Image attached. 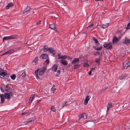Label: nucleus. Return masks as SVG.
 <instances>
[{"label":"nucleus","mask_w":130,"mask_h":130,"mask_svg":"<svg viewBox=\"0 0 130 130\" xmlns=\"http://www.w3.org/2000/svg\"><path fill=\"white\" fill-rule=\"evenodd\" d=\"M41 21H40L39 22L37 23L36 24L37 25H39L41 24Z\"/></svg>","instance_id":"nucleus-44"},{"label":"nucleus","mask_w":130,"mask_h":130,"mask_svg":"<svg viewBox=\"0 0 130 130\" xmlns=\"http://www.w3.org/2000/svg\"><path fill=\"white\" fill-rule=\"evenodd\" d=\"M58 57L60 56V55L59 54H58Z\"/></svg>","instance_id":"nucleus-58"},{"label":"nucleus","mask_w":130,"mask_h":130,"mask_svg":"<svg viewBox=\"0 0 130 130\" xmlns=\"http://www.w3.org/2000/svg\"><path fill=\"white\" fill-rule=\"evenodd\" d=\"M93 47L94 48V49L96 50H100L99 47H96V46H93Z\"/></svg>","instance_id":"nucleus-37"},{"label":"nucleus","mask_w":130,"mask_h":130,"mask_svg":"<svg viewBox=\"0 0 130 130\" xmlns=\"http://www.w3.org/2000/svg\"><path fill=\"white\" fill-rule=\"evenodd\" d=\"M49 62V60L48 59H47L44 62V63L45 64H48Z\"/></svg>","instance_id":"nucleus-34"},{"label":"nucleus","mask_w":130,"mask_h":130,"mask_svg":"<svg viewBox=\"0 0 130 130\" xmlns=\"http://www.w3.org/2000/svg\"><path fill=\"white\" fill-rule=\"evenodd\" d=\"M61 63L64 65H67L68 64V62L66 60L61 59L60 60Z\"/></svg>","instance_id":"nucleus-11"},{"label":"nucleus","mask_w":130,"mask_h":130,"mask_svg":"<svg viewBox=\"0 0 130 130\" xmlns=\"http://www.w3.org/2000/svg\"><path fill=\"white\" fill-rule=\"evenodd\" d=\"M38 72L37 71H35V74L36 75H38Z\"/></svg>","instance_id":"nucleus-46"},{"label":"nucleus","mask_w":130,"mask_h":130,"mask_svg":"<svg viewBox=\"0 0 130 130\" xmlns=\"http://www.w3.org/2000/svg\"><path fill=\"white\" fill-rule=\"evenodd\" d=\"M49 52L50 53H52L53 55H55L56 54L55 51L53 50L52 47H50V49Z\"/></svg>","instance_id":"nucleus-9"},{"label":"nucleus","mask_w":130,"mask_h":130,"mask_svg":"<svg viewBox=\"0 0 130 130\" xmlns=\"http://www.w3.org/2000/svg\"><path fill=\"white\" fill-rule=\"evenodd\" d=\"M13 4L12 3H9L6 7V9H8L10 7L12 6L13 5Z\"/></svg>","instance_id":"nucleus-18"},{"label":"nucleus","mask_w":130,"mask_h":130,"mask_svg":"<svg viewBox=\"0 0 130 130\" xmlns=\"http://www.w3.org/2000/svg\"><path fill=\"white\" fill-rule=\"evenodd\" d=\"M100 54V52H96L94 53V55L95 56H97L99 55Z\"/></svg>","instance_id":"nucleus-29"},{"label":"nucleus","mask_w":130,"mask_h":130,"mask_svg":"<svg viewBox=\"0 0 130 130\" xmlns=\"http://www.w3.org/2000/svg\"><path fill=\"white\" fill-rule=\"evenodd\" d=\"M1 72V70H0V73Z\"/></svg>","instance_id":"nucleus-60"},{"label":"nucleus","mask_w":130,"mask_h":130,"mask_svg":"<svg viewBox=\"0 0 130 130\" xmlns=\"http://www.w3.org/2000/svg\"><path fill=\"white\" fill-rule=\"evenodd\" d=\"M126 77V75L123 74L120 76L119 77V79L120 80H122L124 79Z\"/></svg>","instance_id":"nucleus-15"},{"label":"nucleus","mask_w":130,"mask_h":130,"mask_svg":"<svg viewBox=\"0 0 130 130\" xmlns=\"http://www.w3.org/2000/svg\"><path fill=\"white\" fill-rule=\"evenodd\" d=\"M51 110L53 111L54 112H55L56 111V109H55L54 106H51Z\"/></svg>","instance_id":"nucleus-26"},{"label":"nucleus","mask_w":130,"mask_h":130,"mask_svg":"<svg viewBox=\"0 0 130 130\" xmlns=\"http://www.w3.org/2000/svg\"><path fill=\"white\" fill-rule=\"evenodd\" d=\"M50 49V47H48L46 45H45L43 47V51L45 52H46L48 50L49 51Z\"/></svg>","instance_id":"nucleus-12"},{"label":"nucleus","mask_w":130,"mask_h":130,"mask_svg":"<svg viewBox=\"0 0 130 130\" xmlns=\"http://www.w3.org/2000/svg\"><path fill=\"white\" fill-rule=\"evenodd\" d=\"M8 89L9 90H10V88L9 87V89Z\"/></svg>","instance_id":"nucleus-59"},{"label":"nucleus","mask_w":130,"mask_h":130,"mask_svg":"<svg viewBox=\"0 0 130 130\" xmlns=\"http://www.w3.org/2000/svg\"><path fill=\"white\" fill-rule=\"evenodd\" d=\"M78 66V65L77 64L75 65L74 66V69H76L77 68Z\"/></svg>","instance_id":"nucleus-39"},{"label":"nucleus","mask_w":130,"mask_h":130,"mask_svg":"<svg viewBox=\"0 0 130 130\" xmlns=\"http://www.w3.org/2000/svg\"><path fill=\"white\" fill-rule=\"evenodd\" d=\"M49 27L51 29H53L55 30H56V29L55 28V25L54 24L50 25Z\"/></svg>","instance_id":"nucleus-14"},{"label":"nucleus","mask_w":130,"mask_h":130,"mask_svg":"<svg viewBox=\"0 0 130 130\" xmlns=\"http://www.w3.org/2000/svg\"><path fill=\"white\" fill-rule=\"evenodd\" d=\"M13 95L12 93L11 92L9 93H7L4 94V96L5 98L7 99H9L10 98V96H12Z\"/></svg>","instance_id":"nucleus-5"},{"label":"nucleus","mask_w":130,"mask_h":130,"mask_svg":"<svg viewBox=\"0 0 130 130\" xmlns=\"http://www.w3.org/2000/svg\"><path fill=\"white\" fill-rule=\"evenodd\" d=\"M1 103H3L5 101L4 97L1 98Z\"/></svg>","instance_id":"nucleus-35"},{"label":"nucleus","mask_w":130,"mask_h":130,"mask_svg":"<svg viewBox=\"0 0 130 130\" xmlns=\"http://www.w3.org/2000/svg\"><path fill=\"white\" fill-rule=\"evenodd\" d=\"M84 66L85 67H88L89 66V64L87 63H85L84 64Z\"/></svg>","instance_id":"nucleus-40"},{"label":"nucleus","mask_w":130,"mask_h":130,"mask_svg":"<svg viewBox=\"0 0 130 130\" xmlns=\"http://www.w3.org/2000/svg\"><path fill=\"white\" fill-rule=\"evenodd\" d=\"M79 61V59L78 58H76L73 59V61L72 62V64H74L75 63Z\"/></svg>","instance_id":"nucleus-19"},{"label":"nucleus","mask_w":130,"mask_h":130,"mask_svg":"<svg viewBox=\"0 0 130 130\" xmlns=\"http://www.w3.org/2000/svg\"><path fill=\"white\" fill-rule=\"evenodd\" d=\"M46 68L45 67H43L40 70L39 72V75H41L43 73Z\"/></svg>","instance_id":"nucleus-7"},{"label":"nucleus","mask_w":130,"mask_h":130,"mask_svg":"<svg viewBox=\"0 0 130 130\" xmlns=\"http://www.w3.org/2000/svg\"><path fill=\"white\" fill-rule=\"evenodd\" d=\"M1 90L2 91V92H3V91H4L3 90V88H1Z\"/></svg>","instance_id":"nucleus-50"},{"label":"nucleus","mask_w":130,"mask_h":130,"mask_svg":"<svg viewBox=\"0 0 130 130\" xmlns=\"http://www.w3.org/2000/svg\"><path fill=\"white\" fill-rule=\"evenodd\" d=\"M0 75L1 76V78H4L5 76H6V77H7L8 78L7 79V80H8V78H9V75L6 74L4 72H2L1 73Z\"/></svg>","instance_id":"nucleus-4"},{"label":"nucleus","mask_w":130,"mask_h":130,"mask_svg":"<svg viewBox=\"0 0 130 130\" xmlns=\"http://www.w3.org/2000/svg\"><path fill=\"white\" fill-rule=\"evenodd\" d=\"M33 121L32 120H29L28 121L26 122V123H25V124L27 125V124H28L29 123L31 122H32Z\"/></svg>","instance_id":"nucleus-30"},{"label":"nucleus","mask_w":130,"mask_h":130,"mask_svg":"<svg viewBox=\"0 0 130 130\" xmlns=\"http://www.w3.org/2000/svg\"><path fill=\"white\" fill-rule=\"evenodd\" d=\"M112 106V104L111 103H108L107 105V111H108L109 108Z\"/></svg>","instance_id":"nucleus-20"},{"label":"nucleus","mask_w":130,"mask_h":130,"mask_svg":"<svg viewBox=\"0 0 130 130\" xmlns=\"http://www.w3.org/2000/svg\"><path fill=\"white\" fill-rule=\"evenodd\" d=\"M32 9H30L29 8V7L28 6H27L26 8L23 10V13L24 14L25 13L27 12L28 11H31L32 13H33V11H32Z\"/></svg>","instance_id":"nucleus-6"},{"label":"nucleus","mask_w":130,"mask_h":130,"mask_svg":"<svg viewBox=\"0 0 130 130\" xmlns=\"http://www.w3.org/2000/svg\"><path fill=\"white\" fill-rule=\"evenodd\" d=\"M93 24H91L90 25H89V26H88L87 27V28H88V27L90 28V27H92L93 26Z\"/></svg>","instance_id":"nucleus-43"},{"label":"nucleus","mask_w":130,"mask_h":130,"mask_svg":"<svg viewBox=\"0 0 130 130\" xmlns=\"http://www.w3.org/2000/svg\"><path fill=\"white\" fill-rule=\"evenodd\" d=\"M110 44L109 43H106L104 44L103 45V46L104 47H107L109 46V45H110Z\"/></svg>","instance_id":"nucleus-27"},{"label":"nucleus","mask_w":130,"mask_h":130,"mask_svg":"<svg viewBox=\"0 0 130 130\" xmlns=\"http://www.w3.org/2000/svg\"><path fill=\"white\" fill-rule=\"evenodd\" d=\"M36 77L37 79H38L39 78V77L38 76V75H36Z\"/></svg>","instance_id":"nucleus-51"},{"label":"nucleus","mask_w":130,"mask_h":130,"mask_svg":"<svg viewBox=\"0 0 130 130\" xmlns=\"http://www.w3.org/2000/svg\"><path fill=\"white\" fill-rule=\"evenodd\" d=\"M112 48V46L111 45H110L108 47H107L106 49L108 50H110Z\"/></svg>","instance_id":"nucleus-31"},{"label":"nucleus","mask_w":130,"mask_h":130,"mask_svg":"<svg viewBox=\"0 0 130 130\" xmlns=\"http://www.w3.org/2000/svg\"><path fill=\"white\" fill-rule=\"evenodd\" d=\"M57 65L56 64H54L52 68V71L56 72L57 69Z\"/></svg>","instance_id":"nucleus-10"},{"label":"nucleus","mask_w":130,"mask_h":130,"mask_svg":"<svg viewBox=\"0 0 130 130\" xmlns=\"http://www.w3.org/2000/svg\"><path fill=\"white\" fill-rule=\"evenodd\" d=\"M22 114L23 115H24V114H27V113H23Z\"/></svg>","instance_id":"nucleus-57"},{"label":"nucleus","mask_w":130,"mask_h":130,"mask_svg":"<svg viewBox=\"0 0 130 130\" xmlns=\"http://www.w3.org/2000/svg\"><path fill=\"white\" fill-rule=\"evenodd\" d=\"M123 67L124 69H126L130 66V62L128 61H126L124 62L123 64Z\"/></svg>","instance_id":"nucleus-3"},{"label":"nucleus","mask_w":130,"mask_h":130,"mask_svg":"<svg viewBox=\"0 0 130 130\" xmlns=\"http://www.w3.org/2000/svg\"><path fill=\"white\" fill-rule=\"evenodd\" d=\"M67 103V101L64 102L62 104V108L63 107L66 105Z\"/></svg>","instance_id":"nucleus-33"},{"label":"nucleus","mask_w":130,"mask_h":130,"mask_svg":"<svg viewBox=\"0 0 130 130\" xmlns=\"http://www.w3.org/2000/svg\"><path fill=\"white\" fill-rule=\"evenodd\" d=\"M38 61V58L36 57L35 58L34 60L33 61V62L35 63V64H36Z\"/></svg>","instance_id":"nucleus-23"},{"label":"nucleus","mask_w":130,"mask_h":130,"mask_svg":"<svg viewBox=\"0 0 130 130\" xmlns=\"http://www.w3.org/2000/svg\"><path fill=\"white\" fill-rule=\"evenodd\" d=\"M102 48V46H101L100 47H99L100 50Z\"/></svg>","instance_id":"nucleus-55"},{"label":"nucleus","mask_w":130,"mask_h":130,"mask_svg":"<svg viewBox=\"0 0 130 130\" xmlns=\"http://www.w3.org/2000/svg\"><path fill=\"white\" fill-rule=\"evenodd\" d=\"M14 50L13 49H11L6 52L7 53V55H10L14 53Z\"/></svg>","instance_id":"nucleus-8"},{"label":"nucleus","mask_w":130,"mask_h":130,"mask_svg":"<svg viewBox=\"0 0 130 130\" xmlns=\"http://www.w3.org/2000/svg\"><path fill=\"white\" fill-rule=\"evenodd\" d=\"M102 54H101V56H102Z\"/></svg>","instance_id":"nucleus-61"},{"label":"nucleus","mask_w":130,"mask_h":130,"mask_svg":"<svg viewBox=\"0 0 130 130\" xmlns=\"http://www.w3.org/2000/svg\"><path fill=\"white\" fill-rule=\"evenodd\" d=\"M91 70H90L89 71V75H91Z\"/></svg>","instance_id":"nucleus-48"},{"label":"nucleus","mask_w":130,"mask_h":130,"mask_svg":"<svg viewBox=\"0 0 130 130\" xmlns=\"http://www.w3.org/2000/svg\"><path fill=\"white\" fill-rule=\"evenodd\" d=\"M47 57V55L46 54H43L40 57L42 59H46Z\"/></svg>","instance_id":"nucleus-17"},{"label":"nucleus","mask_w":130,"mask_h":130,"mask_svg":"<svg viewBox=\"0 0 130 130\" xmlns=\"http://www.w3.org/2000/svg\"><path fill=\"white\" fill-rule=\"evenodd\" d=\"M58 59H62L61 56H59V57H58Z\"/></svg>","instance_id":"nucleus-49"},{"label":"nucleus","mask_w":130,"mask_h":130,"mask_svg":"<svg viewBox=\"0 0 130 130\" xmlns=\"http://www.w3.org/2000/svg\"><path fill=\"white\" fill-rule=\"evenodd\" d=\"M39 70V68H38L37 69V70L36 71H37L38 72V71Z\"/></svg>","instance_id":"nucleus-53"},{"label":"nucleus","mask_w":130,"mask_h":130,"mask_svg":"<svg viewBox=\"0 0 130 130\" xmlns=\"http://www.w3.org/2000/svg\"><path fill=\"white\" fill-rule=\"evenodd\" d=\"M109 26V23H107L106 24H104L103 25L101 26V27L103 28H105Z\"/></svg>","instance_id":"nucleus-16"},{"label":"nucleus","mask_w":130,"mask_h":130,"mask_svg":"<svg viewBox=\"0 0 130 130\" xmlns=\"http://www.w3.org/2000/svg\"><path fill=\"white\" fill-rule=\"evenodd\" d=\"M35 96V95H33L30 97L29 99V101H30V102H31L34 99Z\"/></svg>","instance_id":"nucleus-22"},{"label":"nucleus","mask_w":130,"mask_h":130,"mask_svg":"<svg viewBox=\"0 0 130 130\" xmlns=\"http://www.w3.org/2000/svg\"><path fill=\"white\" fill-rule=\"evenodd\" d=\"M4 91H7V92H8V91H8V89H5L4 90Z\"/></svg>","instance_id":"nucleus-52"},{"label":"nucleus","mask_w":130,"mask_h":130,"mask_svg":"<svg viewBox=\"0 0 130 130\" xmlns=\"http://www.w3.org/2000/svg\"><path fill=\"white\" fill-rule=\"evenodd\" d=\"M89 96H87L86 98L85 99V101L84 102V104L85 105H86L88 102V101L89 100Z\"/></svg>","instance_id":"nucleus-13"},{"label":"nucleus","mask_w":130,"mask_h":130,"mask_svg":"<svg viewBox=\"0 0 130 130\" xmlns=\"http://www.w3.org/2000/svg\"><path fill=\"white\" fill-rule=\"evenodd\" d=\"M118 40V39L115 37H113L112 42H116Z\"/></svg>","instance_id":"nucleus-24"},{"label":"nucleus","mask_w":130,"mask_h":130,"mask_svg":"<svg viewBox=\"0 0 130 130\" xmlns=\"http://www.w3.org/2000/svg\"><path fill=\"white\" fill-rule=\"evenodd\" d=\"M21 76L23 77H25L26 76L25 72H24L21 75Z\"/></svg>","instance_id":"nucleus-32"},{"label":"nucleus","mask_w":130,"mask_h":130,"mask_svg":"<svg viewBox=\"0 0 130 130\" xmlns=\"http://www.w3.org/2000/svg\"><path fill=\"white\" fill-rule=\"evenodd\" d=\"M95 0L96 1H103V0Z\"/></svg>","instance_id":"nucleus-54"},{"label":"nucleus","mask_w":130,"mask_h":130,"mask_svg":"<svg viewBox=\"0 0 130 130\" xmlns=\"http://www.w3.org/2000/svg\"><path fill=\"white\" fill-rule=\"evenodd\" d=\"M60 71L59 70H58L57 71V74H56V76H58L59 74L60 73Z\"/></svg>","instance_id":"nucleus-42"},{"label":"nucleus","mask_w":130,"mask_h":130,"mask_svg":"<svg viewBox=\"0 0 130 130\" xmlns=\"http://www.w3.org/2000/svg\"><path fill=\"white\" fill-rule=\"evenodd\" d=\"M51 90L52 91H53V93H54V92L55 90L56 89L53 86L52 88H51Z\"/></svg>","instance_id":"nucleus-38"},{"label":"nucleus","mask_w":130,"mask_h":130,"mask_svg":"<svg viewBox=\"0 0 130 130\" xmlns=\"http://www.w3.org/2000/svg\"><path fill=\"white\" fill-rule=\"evenodd\" d=\"M78 117L79 119L78 120L81 122H82L84 119H86L87 118V115L85 113H83L81 115H79Z\"/></svg>","instance_id":"nucleus-1"},{"label":"nucleus","mask_w":130,"mask_h":130,"mask_svg":"<svg viewBox=\"0 0 130 130\" xmlns=\"http://www.w3.org/2000/svg\"><path fill=\"white\" fill-rule=\"evenodd\" d=\"M93 40L95 41V43L98 46L99 45V43L98 41L95 38L93 37Z\"/></svg>","instance_id":"nucleus-21"},{"label":"nucleus","mask_w":130,"mask_h":130,"mask_svg":"<svg viewBox=\"0 0 130 130\" xmlns=\"http://www.w3.org/2000/svg\"><path fill=\"white\" fill-rule=\"evenodd\" d=\"M62 59H66L67 58V56L66 55H64L61 56Z\"/></svg>","instance_id":"nucleus-41"},{"label":"nucleus","mask_w":130,"mask_h":130,"mask_svg":"<svg viewBox=\"0 0 130 130\" xmlns=\"http://www.w3.org/2000/svg\"><path fill=\"white\" fill-rule=\"evenodd\" d=\"M101 58V57H100L99 58V59H96L95 60V62L96 63H99Z\"/></svg>","instance_id":"nucleus-28"},{"label":"nucleus","mask_w":130,"mask_h":130,"mask_svg":"<svg viewBox=\"0 0 130 130\" xmlns=\"http://www.w3.org/2000/svg\"><path fill=\"white\" fill-rule=\"evenodd\" d=\"M0 96L1 98L4 97V95L3 94H1L0 95Z\"/></svg>","instance_id":"nucleus-45"},{"label":"nucleus","mask_w":130,"mask_h":130,"mask_svg":"<svg viewBox=\"0 0 130 130\" xmlns=\"http://www.w3.org/2000/svg\"><path fill=\"white\" fill-rule=\"evenodd\" d=\"M95 69L94 68H92L91 69V70H94Z\"/></svg>","instance_id":"nucleus-56"},{"label":"nucleus","mask_w":130,"mask_h":130,"mask_svg":"<svg viewBox=\"0 0 130 130\" xmlns=\"http://www.w3.org/2000/svg\"><path fill=\"white\" fill-rule=\"evenodd\" d=\"M130 28V23H129L127 25V26L126 27V28L127 29H129Z\"/></svg>","instance_id":"nucleus-36"},{"label":"nucleus","mask_w":130,"mask_h":130,"mask_svg":"<svg viewBox=\"0 0 130 130\" xmlns=\"http://www.w3.org/2000/svg\"><path fill=\"white\" fill-rule=\"evenodd\" d=\"M4 55H7V53H6V52L5 53L3 54L2 55H1V56H3Z\"/></svg>","instance_id":"nucleus-47"},{"label":"nucleus","mask_w":130,"mask_h":130,"mask_svg":"<svg viewBox=\"0 0 130 130\" xmlns=\"http://www.w3.org/2000/svg\"><path fill=\"white\" fill-rule=\"evenodd\" d=\"M10 77L12 79L14 80L15 79L16 76L15 74H13L12 75H11Z\"/></svg>","instance_id":"nucleus-25"},{"label":"nucleus","mask_w":130,"mask_h":130,"mask_svg":"<svg viewBox=\"0 0 130 130\" xmlns=\"http://www.w3.org/2000/svg\"><path fill=\"white\" fill-rule=\"evenodd\" d=\"M17 38V35H11L10 36L4 37L3 39V40L4 41V40H6L9 39H15Z\"/></svg>","instance_id":"nucleus-2"}]
</instances>
